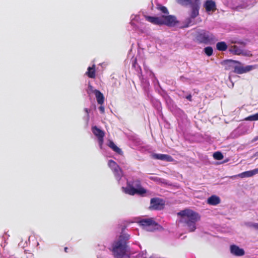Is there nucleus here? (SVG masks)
Segmentation results:
<instances>
[{
    "mask_svg": "<svg viewBox=\"0 0 258 258\" xmlns=\"http://www.w3.org/2000/svg\"><path fill=\"white\" fill-rule=\"evenodd\" d=\"M124 229L125 228L122 229L118 238L112 244L111 250L115 258H130L128 243L130 235L124 232Z\"/></svg>",
    "mask_w": 258,
    "mask_h": 258,
    "instance_id": "f257e3e1",
    "label": "nucleus"
},
{
    "mask_svg": "<svg viewBox=\"0 0 258 258\" xmlns=\"http://www.w3.org/2000/svg\"><path fill=\"white\" fill-rule=\"evenodd\" d=\"M177 214L180 216V221L187 227L189 232H193L196 229V223L201 218L198 213L190 209H185Z\"/></svg>",
    "mask_w": 258,
    "mask_h": 258,
    "instance_id": "f03ea898",
    "label": "nucleus"
},
{
    "mask_svg": "<svg viewBox=\"0 0 258 258\" xmlns=\"http://www.w3.org/2000/svg\"><path fill=\"white\" fill-rule=\"evenodd\" d=\"M178 3L182 6L190 5L191 10L189 17L185 19L183 22L184 27H188L196 24L195 18L199 15L200 8V0H177Z\"/></svg>",
    "mask_w": 258,
    "mask_h": 258,
    "instance_id": "7ed1b4c3",
    "label": "nucleus"
},
{
    "mask_svg": "<svg viewBox=\"0 0 258 258\" xmlns=\"http://www.w3.org/2000/svg\"><path fill=\"white\" fill-rule=\"evenodd\" d=\"M218 40V38L213 33L206 30L198 31L194 39L197 43L204 44H213Z\"/></svg>",
    "mask_w": 258,
    "mask_h": 258,
    "instance_id": "20e7f679",
    "label": "nucleus"
},
{
    "mask_svg": "<svg viewBox=\"0 0 258 258\" xmlns=\"http://www.w3.org/2000/svg\"><path fill=\"white\" fill-rule=\"evenodd\" d=\"M122 189L125 194L132 196L136 194L142 195L147 192L146 190L142 186L139 179H135L132 181L127 182V186L122 187Z\"/></svg>",
    "mask_w": 258,
    "mask_h": 258,
    "instance_id": "39448f33",
    "label": "nucleus"
},
{
    "mask_svg": "<svg viewBox=\"0 0 258 258\" xmlns=\"http://www.w3.org/2000/svg\"><path fill=\"white\" fill-rule=\"evenodd\" d=\"M138 223L143 229L150 232L158 229L159 226L153 218L142 219L138 221Z\"/></svg>",
    "mask_w": 258,
    "mask_h": 258,
    "instance_id": "423d86ee",
    "label": "nucleus"
},
{
    "mask_svg": "<svg viewBox=\"0 0 258 258\" xmlns=\"http://www.w3.org/2000/svg\"><path fill=\"white\" fill-rule=\"evenodd\" d=\"M225 63L227 64H231L233 63L238 64V65L234 67L233 71L235 73L237 74L246 73L255 68V66L252 65H248L244 67L240 62L236 60H227L225 61Z\"/></svg>",
    "mask_w": 258,
    "mask_h": 258,
    "instance_id": "0eeeda50",
    "label": "nucleus"
},
{
    "mask_svg": "<svg viewBox=\"0 0 258 258\" xmlns=\"http://www.w3.org/2000/svg\"><path fill=\"white\" fill-rule=\"evenodd\" d=\"M108 165L111 169L115 179L119 181L123 176V171L119 165L113 160H109Z\"/></svg>",
    "mask_w": 258,
    "mask_h": 258,
    "instance_id": "6e6552de",
    "label": "nucleus"
},
{
    "mask_svg": "<svg viewBox=\"0 0 258 258\" xmlns=\"http://www.w3.org/2000/svg\"><path fill=\"white\" fill-rule=\"evenodd\" d=\"M164 203L159 198H153L150 201V209L155 210H160L164 208Z\"/></svg>",
    "mask_w": 258,
    "mask_h": 258,
    "instance_id": "1a4fd4ad",
    "label": "nucleus"
},
{
    "mask_svg": "<svg viewBox=\"0 0 258 258\" xmlns=\"http://www.w3.org/2000/svg\"><path fill=\"white\" fill-rule=\"evenodd\" d=\"M92 131L93 134L97 138L99 146L100 148H102L105 136L104 132L97 127L96 126L92 127Z\"/></svg>",
    "mask_w": 258,
    "mask_h": 258,
    "instance_id": "9d476101",
    "label": "nucleus"
},
{
    "mask_svg": "<svg viewBox=\"0 0 258 258\" xmlns=\"http://www.w3.org/2000/svg\"><path fill=\"white\" fill-rule=\"evenodd\" d=\"M144 17L146 20L153 24L158 25H163V19H162V17H152L146 15L144 16Z\"/></svg>",
    "mask_w": 258,
    "mask_h": 258,
    "instance_id": "9b49d317",
    "label": "nucleus"
},
{
    "mask_svg": "<svg viewBox=\"0 0 258 258\" xmlns=\"http://www.w3.org/2000/svg\"><path fill=\"white\" fill-rule=\"evenodd\" d=\"M153 158L155 159L166 161L167 162H172L174 159L170 155L163 154H154L153 155Z\"/></svg>",
    "mask_w": 258,
    "mask_h": 258,
    "instance_id": "f8f14e48",
    "label": "nucleus"
},
{
    "mask_svg": "<svg viewBox=\"0 0 258 258\" xmlns=\"http://www.w3.org/2000/svg\"><path fill=\"white\" fill-rule=\"evenodd\" d=\"M231 253L236 256H242L244 254V250L242 248H239L236 245L230 246Z\"/></svg>",
    "mask_w": 258,
    "mask_h": 258,
    "instance_id": "ddd939ff",
    "label": "nucleus"
},
{
    "mask_svg": "<svg viewBox=\"0 0 258 258\" xmlns=\"http://www.w3.org/2000/svg\"><path fill=\"white\" fill-rule=\"evenodd\" d=\"M163 24L171 25L175 23L176 18L172 15L162 16Z\"/></svg>",
    "mask_w": 258,
    "mask_h": 258,
    "instance_id": "4468645a",
    "label": "nucleus"
},
{
    "mask_svg": "<svg viewBox=\"0 0 258 258\" xmlns=\"http://www.w3.org/2000/svg\"><path fill=\"white\" fill-rule=\"evenodd\" d=\"M204 7L208 12H214L216 9L215 3L212 0H207L204 4Z\"/></svg>",
    "mask_w": 258,
    "mask_h": 258,
    "instance_id": "2eb2a0df",
    "label": "nucleus"
},
{
    "mask_svg": "<svg viewBox=\"0 0 258 258\" xmlns=\"http://www.w3.org/2000/svg\"><path fill=\"white\" fill-rule=\"evenodd\" d=\"M256 174H258V168L252 170L243 172L238 174V176L241 178L251 177Z\"/></svg>",
    "mask_w": 258,
    "mask_h": 258,
    "instance_id": "dca6fc26",
    "label": "nucleus"
},
{
    "mask_svg": "<svg viewBox=\"0 0 258 258\" xmlns=\"http://www.w3.org/2000/svg\"><path fill=\"white\" fill-rule=\"evenodd\" d=\"M221 200L220 198L217 196L213 195L209 197L207 200V203L210 205L216 206L220 204Z\"/></svg>",
    "mask_w": 258,
    "mask_h": 258,
    "instance_id": "f3484780",
    "label": "nucleus"
},
{
    "mask_svg": "<svg viewBox=\"0 0 258 258\" xmlns=\"http://www.w3.org/2000/svg\"><path fill=\"white\" fill-rule=\"evenodd\" d=\"M93 93L95 95L97 103L100 105H102L104 101L103 94L98 90H93Z\"/></svg>",
    "mask_w": 258,
    "mask_h": 258,
    "instance_id": "a211bd4d",
    "label": "nucleus"
},
{
    "mask_svg": "<svg viewBox=\"0 0 258 258\" xmlns=\"http://www.w3.org/2000/svg\"><path fill=\"white\" fill-rule=\"evenodd\" d=\"M86 75L90 78L94 79L96 77L95 65L93 64L92 67H89L87 69Z\"/></svg>",
    "mask_w": 258,
    "mask_h": 258,
    "instance_id": "6ab92c4d",
    "label": "nucleus"
},
{
    "mask_svg": "<svg viewBox=\"0 0 258 258\" xmlns=\"http://www.w3.org/2000/svg\"><path fill=\"white\" fill-rule=\"evenodd\" d=\"M108 146L113 151L115 152L117 154L119 155H121L122 154V151H121V149L116 146L112 141H109Z\"/></svg>",
    "mask_w": 258,
    "mask_h": 258,
    "instance_id": "aec40b11",
    "label": "nucleus"
},
{
    "mask_svg": "<svg viewBox=\"0 0 258 258\" xmlns=\"http://www.w3.org/2000/svg\"><path fill=\"white\" fill-rule=\"evenodd\" d=\"M229 51L235 55H240L242 54L243 50L237 45H233L229 48Z\"/></svg>",
    "mask_w": 258,
    "mask_h": 258,
    "instance_id": "412c9836",
    "label": "nucleus"
},
{
    "mask_svg": "<svg viewBox=\"0 0 258 258\" xmlns=\"http://www.w3.org/2000/svg\"><path fill=\"white\" fill-rule=\"evenodd\" d=\"M216 48L219 51H224L227 50L228 46L226 42L221 41L217 43Z\"/></svg>",
    "mask_w": 258,
    "mask_h": 258,
    "instance_id": "4be33fe9",
    "label": "nucleus"
},
{
    "mask_svg": "<svg viewBox=\"0 0 258 258\" xmlns=\"http://www.w3.org/2000/svg\"><path fill=\"white\" fill-rule=\"evenodd\" d=\"M157 9L158 10H160L162 13L165 14H168V11L166 7L165 6H163L160 4L157 5Z\"/></svg>",
    "mask_w": 258,
    "mask_h": 258,
    "instance_id": "5701e85b",
    "label": "nucleus"
},
{
    "mask_svg": "<svg viewBox=\"0 0 258 258\" xmlns=\"http://www.w3.org/2000/svg\"><path fill=\"white\" fill-rule=\"evenodd\" d=\"M247 121H256L258 120V113L249 115L245 118Z\"/></svg>",
    "mask_w": 258,
    "mask_h": 258,
    "instance_id": "b1692460",
    "label": "nucleus"
},
{
    "mask_svg": "<svg viewBox=\"0 0 258 258\" xmlns=\"http://www.w3.org/2000/svg\"><path fill=\"white\" fill-rule=\"evenodd\" d=\"M204 51L205 54L208 56H211L213 53V48L211 46H208L204 48Z\"/></svg>",
    "mask_w": 258,
    "mask_h": 258,
    "instance_id": "393cba45",
    "label": "nucleus"
},
{
    "mask_svg": "<svg viewBox=\"0 0 258 258\" xmlns=\"http://www.w3.org/2000/svg\"><path fill=\"white\" fill-rule=\"evenodd\" d=\"M213 157L215 159L220 160H222L224 156L220 152H216L213 154Z\"/></svg>",
    "mask_w": 258,
    "mask_h": 258,
    "instance_id": "a878e982",
    "label": "nucleus"
},
{
    "mask_svg": "<svg viewBox=\"0 0 258 258\" xmlns=\"http://www.w3.org/2000/svg\"><path fill=\"white\" fill-rule=\"evenodd\" d=\"M246 225L249 227H252L255 229L257 230L258 227V223H248Z\"/></svg>",
    "mask_w": 258,
    "mask_h": 258,
    "instance_id": "bb28decb",
    "label": "nucleus"
},
{
    "mask_svg": "<svg viewBox=\"0 0 258 258\" xmlns=\"http://www.w3.org/2000/svg\"><path fill=\"white\" fill-rule=\"evenodd\" d=\"M99 109L102 113H104L105 111V109L102 105H100V106L99 107Z\"/></svg>",
    "mask_w": 258,
    "mask_h": 258,
    "instance_id": "cd10ccee",
    "label": "nucleus"
},
{
    "mask_svg": "<svg viewBox=\"0 0 258 258\" xmlns=\"http://www.w3.org/2000/svg\"><path fill=\"white\" fill-rule=\"evenodd\" d=\"M88 88H89V90L91 91L93 93V90H95V89H93V86L90 84H89L88 85Z\"/></svg>",
    "mask_w": 258,
    "mask_h": 258,
    "instance_id": "c85d7f7f",
    "label": "nucleus"
},
{
    "mask_svg": "<svg viewBox=\"0 0 258 258\" xmlns=\"http://www.w3.org/2000/svg\"><path fill=\"white\" fill-rule=\"evenodd\" d=\"M186 98L190 101H192V96L190 94L187 95V96H186Z\"/></svg>",
    "mask_w": 258,
    "mask_h": 258,
    "instance_id": "c756f323",
    "label": "nucleus"
},
{
    "mask_svg": "<svg viewBox=\"0 0 258 258\" xmlns=\"http://www.w3.org/2000/svg\"><path fill=\"white\" fill-rule=\"evenodd\" d=\"M68 248L67 247H65L64 248V251L66 252H68Z\"/></svg>",
    "mask_w": 258,
    "mask_h": 258,
    "instance_id": "7c9ffc66",
    "label": "nucleus"
},
{
    "mask_svg": "<svg viewBox=\"0 0 258 258\" xmlns=\"http://www.w3.org/2000/svg\"><path fill=\"white\" fill-rule=\"evenodd\" d=\"M85 110L86 112V113L88 114H89L88 109L87 108H85Z\"/></svg>",
    "mask_w": 258,
    "mask_h": 258,
    "instance_id": "2f4dec72",
    "label": "nucleus"
},
{
    "mask_svg": "<svg viewBox=\"0 0 258 258\" xmlns=\"http://www.w3.org/2000/svg\"><path fill=\"white\" fill-rule=\"evenodd\" d=\"M255 156H258V152L255 154Z\"/></svg>",
    "mask_w": 258,
    "mask_h": 258,
    "instance_id": "473e14b6",
    "label": "nucleus"
},
{
    "mask_svg": "<svg viewBox=\"0 0 258 258\" xmlns=\"http://www.w3.org/2000/svg\"><path fill=\"white\" fill-rule=\"evenodd\" d=\"M30 255H31L30 256H31V257L34 256V255H33V254H31V253L30 254Z\"/></svg>",
    "mask_w": 258,
    "mask_h": 258,
    "instance_id": "72a5a7b5",
    "label": "nucleus"
},
{
    "mask_svg": "<svg viewBox=\"0 0 258 258\" xmlns=\"http://www.w3.org/2000/svg\"><path fill=\"white\" fill-rule=\"evenodd\" d=\"M27 258H28V257H27Z\"/></svg>",
    "mask_w": 258,
    "mask_h": 258,
    "instance_id": "f704fd0d",
    "label": "nucleus"
}]
</instances>
